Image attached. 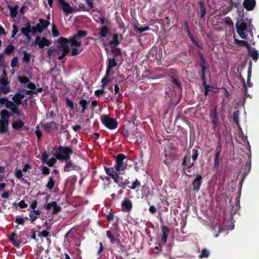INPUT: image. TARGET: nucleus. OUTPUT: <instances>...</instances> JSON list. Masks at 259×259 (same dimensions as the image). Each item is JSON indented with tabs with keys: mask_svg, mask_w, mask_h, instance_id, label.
Returning <instances> with one entry per match:
<instances>
[{
	"mask_svg": "<svg viewBox=\"0 0 259 259\" xmlns=\"http://www.w3.org/2000/svg\"><path fill=\"white\" fill-rule=\"evenodd\" d=\"M52 152L58 160L66 161L70 159L73 150L71 147L60 146L58 148H53Z\"/></svg>",
	"mask_w": 259,
	"mask_h": 259,
	"instance_id": "1",
	"label": "nucleus"
},
{
	"mask_svg": "<svg viewBox=\"0 0 259 259\" xmlns=\"http://www.w3.org/2000/svg\"><path fill=\"white\" fill-rule=\"evenodd\" d=\"M88 35V32L85 30H78L77 33L72 37L68 38V42L70 46L81 47V39L83 38Z\"/></svg>",
	"mask_w": 259,
	"mask_h": 259,
	"instance_id": "2",
	"label": "nucleus"
},
{
	"mask_svg": "<svg viewBox=\"0 0 259 259\" xmlns=\"http://www.w3.org/2000/svg\"><path fill=\"white\" fill-rule=\"evenodd\" d=\"M11 116L10 113L6 110L4 109L1 112L0 119V133H5L8 129L9 118Z\"/></svg>",
	"mask_w": 259,
	"mask_h": 259,
	"instance_id": "3",
	"label": "nucleus"
},
{
	"mask_svg": "<svg viewBox=\"0 0 259 259\" xmlns=\"http://www.w3.org/2000/svg\"><path fill=\"white\" fill-rule=\"evenodd\" d=\"M101 120L104 126L111 130L115 129L118 126V122L116 119L106 115H102Z\"/></svg>",
	"mask_w": 259,
	"mask_h": 259,
	"instance_id": "4",
	"label": "nucleus"
},
{
	"mask_svg": "<svg viewBox=\"0 0 259 259\" xmlns=\"http://www.w3.org/2000/svg\"><path fill=\"white\" fill-rule=\"evenodd\" d=\"M58 7L60 8L66 15L76 13L78 10L71 7L70 5L64 0H58Z\"/></svg>",
	"mask_w": 259,
	"mask_h": 259,
	"instance_id": "5",
	"label": "nucleus"
},
{
	"mask_svg": "<svg viewBox=\"0 0 259 259\" xmlns=\"http://www.w3.org/2000/svg\"><path fill=\"white\" fill-rule=\"evenodd\" d=\"M125 159H127V158L123 154L120 153L117 155L114 167L116 171H120L125 169V166L124 164V160Z\"/></svg>",
	"mask_w": 259,
	"mask_h": 259,
	"instance_id": "6",
	"label": "nucleus"
},
{
	"mask_svg": "<svg viewBox=\"0 0 259 259\" xmlns=\"http://www.w3.org/2000/svg\"><path fill=\"white\" fill-rule=\"evenodd\" d=\"M58 42L60 45L59 48L62 51V55L65 57L70 51V48L68 45V44H69L68 38L61 36L58 39Z\"/></svg>",
	"mask_w": 259,
	"mask_h": 259,
	"instance_id": "7",
	"label": "nucleus"
},
{
	"mask_svg": "<svg viewBox=\"0 0 259 259\" xmlns=\"http://www.w3.org/2000/svg\"><path fill=\"white\" fill-rule=\"evenodd\" d=\"M236 28L237 33L239 34L241 38L245 39L247 37V35L245 31L247 30V24L245 22H237L236 23Z\"/></svg>",
	"mask_w": 259,
	"mask_h": 259,
	"instance_id": "8",
	"label": "nucleus"
},
{
	"mask_svg": "<svg viewBox=\"0 0 259 259\" xmlns=\"http://www.w3.org/2000/svg\"><path fill=\"white\" fill-rule=\"evenodd\" d=\"M104 170L107 175L111 177L115 183H118L120 174L118 173V171H116L113 167H107L106 166H104Z\"/></svg>",
	"mask_w": 259,
	"mask_h": 259,
	"instance_id": "9",
	"label": "nucleus"
},
{
	"mask_svg": "<svg viewBox=\"0 0 259 259\" xmlns=\"http://www.w3.org/2000/svg\"><path fill=\"white\" fill-rule=\"evenodd\" d=\"M34 44L38 46L40 49L44 48L45 46H49L51 42L50 40L48 39L45 37L42 38L40 36L36 37Z\"/></svg>",
	"mask_w": 259,
	"mask_h": 259,
	"instance_id": "10",
	"label": "nucleus"
},
{
	"mask_svg": "<svg viewBox=\"0 0 259 259\" xmlns=\"http://www.w3.org/2000/svg\"><path fill=\"white\" fill-rule=\"evenodd\" d=\"M202 183V177L200 174L196 175L195 179L192 182L193 190L194 191L198 192L200 189Z\"/></svg>",
	"mask_w": 259,
	"mask_h": 259,
	"instance_id": "11",
	"label": "nucleus"
},
{
	"mask_svg": "<svg viewBox=\"0 0 259 259\" xmlns=\"http://www.w3.org/2000/svg\"><path fill=\"white\" fill-rule=\"evenodd\" d=\"M148 55L149 58L150 57L153 58V60L159 61L161 58L162 53L160 51L158 52L157 48H153L149 52Z\"/></svg>",
	"mask_w": 259,
	"mask_h": 259,
	"instance_id": "12",
	"label": "nucleus"
},
{
	"mask_svg": "<svg viewBox=\"0 0 259 259\" xmlns=\"http://www.w3.org/2000/svg\"><path fill=\"white\" fill-rule=\"evenodd\" d=\"M133 204L131 200L125 198L121 203L122 210L124 212H130L132 210Z\"/></svg>",
	"mask_w": 259,
	"mask_h": 259,
	"instance_id": "13",
	"label": "nucleus"
},
{
	"mask_svg": "<svg viewBox=\"0 0 259 259\" xmlns=\"http://www.w3.org/2000/svg\"><path fill=\"white\" fill-rule=\"evenodd\" d=\"M255 0H244L243 2V6L248 11L253 10L256 6Z\"/></svg>",
	"mask_w": 259,
	"mask_h": 259,
	"instance_id": "14",
	"label": "nucleus"
},
{
	"mask_svg": "<svg viewBox=\"0 0 259 259\" xmlns=\"http://www.w3.org/2000/svg\"><path fill=\"white\" fill-rule=\"evenodd\" d=\"M161 231L162 236L160 240L161 244H165L167 242V237L169 233V229L167 226H162Z\"/></svg>",
	"mask_w": 259,
	"mask_h": 259,
	"instance_id": "15",
	"label": "nucleus"
},
{
	"mask_svg": "<svg viewBox=\"0 0 259 259\" xmlns=\"http://www.w3.org/2000/svg\"><path fill=\"white\" fill-rule=\"evenodd\" d=\"M117 63L115 61V59L114 57L110 58L108 59V64L106 69V75L107 76H110V71L111 69L116 66Z\"/></svg>",
	"mask_w": 259,
	"mask_h": 259,
	"instance_id": "16",
	"label": "nucleus"
},
{
	"mask_svg": "<svg viewBox=\"0 0 259 259\" xmlns=\"http://www.w3.org/2000/svg\"><path fill=\"white\" fill-rule=\"evenodd\" d=\"M2 80L0 79V92L7 94L10 92L11 89L7 87L8 85L7 81L4 79Z\"/></svg>",
	"mask_w": 259,
	"mask_h": 259,
	"instance_id": "17",
	"label": "nucleus"
},
{
	"mask_svg": "<svg viewBox=\"0 0 259 259\" xmlns=\"http://www.w3.org/2000/svg\"><path fill=\"white\" fill-rule=\"evenodd\" d=\"M199 66L201 67V70L199 71L198 73L201 77L202 82H204V84H205V82H206V73L207 67L205 64L202 63H200Z\"/></svg>",
	"mask_w": 259,
	"mask_h": 259,
	"instance_id": "18",
	"label": "nucleus"
},
{
	"mask_svg": "<svg viewBox=\"0 0 259 259\" xmlns=\"http://www.w3.org/2000/svg\"><path fill=\"white\" fill-rule=\"evenodd\" d=\"M79 168L78 166L75 165L71 161H69L64 166L63 170L64 172H69L73 170H78Z\"/></svg>",
	"mask_w": 259,
	"mask_h": 259,
	"instance_id": "19",
	"label": "nucleus"
},
{
	"mask_svg": "<svg viewBox=\"0 0 259 259\" xmlns=\"http://www.w3.org/2000/svg\"><path fill=\"white\" fill-rule=\"evenodd\" d=\"M50 24V23L49 21L43 19H39V23L37 24V26L39 27V29H40L42 32L44 30H45L48 28Z\"/></svg>",
	"mask_w": 259,
	"mask_h": 259,
	"instance_id": "20",
	"label": "nucleus"
},
{
	"mask_svg": "<svg viewBox=\"0 0 259 259\" xmlns=\"http://www.w3.org/2000/svg\"><path fill=\"white\" fill-rule=\"evenodd\" d=\"M24 95L20 93H17L13 97V100L18 105L22 104V100L24 98Z\"/></svg>",
	"mask_w": 259,
	"mask_h": 259,
	"instance_id": "21",
	"label": "nucleus"
},
{
	"mask_svg": "<svg viewBox=\"0 0 259 259\" xmlns=\"http://www.w3.org/2000/svg\"><path fill=\"white\" fill-rule=\"evenodd\" d=\"M41 211L39 209H35L31 210L29 213V217L30 218V220L31 222L35 221L38 217L40 214Z\"/></svg>",
	"mask_w": 259,
	"mask_h": 259,
	"instance_id": "22",
	"label": "nucleus"
},
{
	"mask_svg": "<svg viewBox=\"0 0 259 259\" xmlns=\"http://www.w3.org/2000/svg\"><path fill=\"white\" fill-rule=\"evenodd\" d=\"M248 50L249 56L252 57L253 60L256 61L258 58V53L257 50H255L254 48H251L250 47L249 49Z\"/></svg>",
	"mask_w": 259,
	"mask_h": 259,
	"instance_id": "23",
	"label": "nucleus"
},
{
	"mask_svg": "<svg viewBox=\"0 0 259 259\" xmlns=\"http://www.w3.org/2000/svg\"><path fill=\"white\" fill-rule=\"evenodd\" d=\"M120 40L118 39V34L114 33L112 35V40L109 42V45H113L114 48H116L120 44Z\"/></svg>",
	"mask_w": 259,
	"mask_h": 259,
	"instance_id": "24",
	"label": "nucleus"
},
{
	"mask_svg": "<svg viewBox=\"0 0 259 259\" xmlns=\"http://www.w3.org/2000/svg\"><path fill=\"white\" fill-rule=\"evenodd\" d=\"M24 126V122L21 120H18L12 123V127L15 130H19Z\"/></svg>",
	"mask_w": 259,
	"mask_h": 259,
	"instance_id": "25",
	"label": "nucleus"
},
{
	"mask_svg": "<svg viewBox=\"0 0 259 259\" xmlns=\"http://www.w3.org/2000/svg\"><path fill=\"white\" fill-rule=\"evenodd\" d=\"M55 184V181L54 180V177H53L52 176H51L49 178V181H48V183L46 185V187L49 190H51L54 187Z\"/></svg>",
	"mask_w": 259,
	"mask_h": 259,
	"instance_id": "26",
	"label": "nucleus"
},
{
	"mask_svg": "<svg viewBox=\"0 0 259 259\" xmlns=\"http://www.w3.org/2000/svg\"><path fill=\"white\" fill-rule=\"evenodd\" d=\"M234 42L235 44L239 46H244L249 49L250 45L245 40H239L238 39H235Z\"/></svg>",
	"mask_w": 259,
	"mask_h": 259,
	"instance_id": "27",
	"label": "nucleus"
},
{
	"mask_svg": "<svg viewBox=\"0 0 259 259\" xmlns=\"http://www.w3.org/2000/svg\"><path fill=\"white\" fill-rule=\"evenodd\" d=\"M56 123L54 121H52L49 123H44L42 126L44 127L45 131L47 133H50L52 128V126L55 125Z\"/></svg>",
	"mask_w": 259,
	"mask_h": 259,
	"instance_id": "28",
	"label": "nucleus"
},
{
	"mask_svg": "<svg viewBox=\"0 0 259 259\" xmlns=\"http://www.w3.org/2000/svg\"><path fill=\"white\" fill-rule=\"evenodd\" d=\"M108 32V27L106 25L103 26L100 29L99 35L102 37H105L107 36Z\"/></svg>",
	"mask_w": 259,
	"mask_h": 259,
	"instance_id": "29",
	"label": "nucleus"
},
{
	"mask_svg": "<svg viewBox=\"0 0 259 259\" xmlns=\"http://www.w3.org/2000/svg\"><path fill=\"white\" fill-rule=\"evenodd\" d=\"M79 104L82 107L81 113L83 114L85 112V111L87 109L88 104V101L85 99H81L79 101Z\"/></svg>",
	"mask_w": 259,
	"mask_h": 259,
	"instance_id": "30",
	"label": "nucleus"
},
{
	"mask_svg": "<svg viewBox=\"0 0 259 259\" xmlns=\"http://www.w3.org/2000/svg\"><path fill=\"white\" fill-rule=\"evenodd\" d=\"M23 62L28 64L30 61L31 53H28L26 51H23Z\"/></svg>",
	"mask_w": 259,
	"mask_h": 259,
	"instance_id": "31",
	"label": "nucleus"
},
{
	"mask_svg": "<svg viewBox=\"0 0 259 259\" xmlns=\"http://www.w3.org/2000/svg\"><path fill=\"white\" fill-rule=\"evenodd\" d=\"M73 48L71 52H70V55L71 56H75L79 55L82 51V49H79L78 48L80 47L72 46Z\"/></svg>",
	"mask_w": 259,
	"mask_h": 259,
	"instance_id": "32",
	"label": "nucleus"
},
{
	"mask_svg": "<svg viewBox=\"0 0 259 259\" xmlns=\"http://www.w3.org/2000/svg\"><path fill=\"white\" fill-rule=\"evenodd\" d=\"M139 24H135L134 25V30L139 33H142L146 31H148L150 30V27L149 26H145L142 28H139L138 27Z\"/></svg>",
	"mask_w": 259,
	"mask_h": 259,
	"instance_id": "33",
	"label": "nucleus"
},
{
	"mask_svg": "<svg viewBox=\"0 0 259 259\" xmlns=\"http://www.w3.org/2000/svg\"><path fill=\"white\" fill-rule=\"evenodd\" d=\"M9 9L10 10L11 15L12 17H15L18 14V6H15L14 7L12 6H9Z\"/></svg>",
	"mask_w": 259,
	"mask_h": 259,
	"instance_id": "34",
	"label": "nucleus"
},
{
	"mask_svg": "<svg viewBox=\"0 0 259 259\" xmlns=\"http://www.w3.org/2000/svg\"><path fill=\"white\" fill-rule=\"evenodd\" d=\"M199 4L200 6L201 17V18H203L206 14V9L203 2L200 1L199 3Z\"/></svg>",
	"mask_w": 259,
	"mask_h": 259,
	"instance_id": "35",
	"label": "nucleus"
},
{
	"mask_svg": "<svg viewBox=\"0 0 259 259\" xmlns=\"http://www.w3.org/2000/svg\"><path fill=\"white\" fill-rule=\"evenodd\" d=\"M66 105L70 108L71 110H73L75 109L74 103L69 98H66Z\"/></svg>",
	"mask_w": 259,
	"mask_h": 259,
	"instance_id": "36",
	"label": "nucleus"
},
{
	"mask_svg": "<svg viewBox=\"0 0 259 259\" xmlns=\"http://www.w3.org/2000/svg\"><path fill=\"white\" fill-rule=\"evenodd\" d=\"M202 85L204 88V94L205 96H207L209 94V92L210 91H212L210 88H212V87L210 86L207 84L206 82H205V84H204V82H202Z\"/></svg>",
	"mask_w": 259,
	"mask_h": 259,
	"instance_id": "37",
	"label": "nucleus"
},
{
	"mask_svg": "<svg viewBox=\"0 0 259 259\" xmlns=\"http://www.w3.org/2000/svg\"><path fill=\"white\" fill-rule=\"evenodd\" d=\"M209 255V251L207 249L204 248L202 250L201 253L199 255V257L200 258H202L203 257H208Z\"/></svg>",
	"mask_w": 259,
	"mask_h": 259,
	"instance_id": "38",
	"label": "nucleus"
},
{
	"mask_svg": "<svg viewBox=\"0 0 259 259\" xmlns=\"http://www.w3.org/2000/svg\"><path fill=\"white\" fill-rule=\"evenodd\" d=\"M15 47L12 45H10L7 47L4 52L7 55H10L15 50Z\"/></svg>",
	"mask_w": 259,
	"mask_h": 259,
	"instance_id": "39",
	"label": "nucleus"
},
{
	"mask_svg": "<svg viewBox=\"0 0 259 259\" xmlns=\"http://www.w3.org/2000/svg\"><path fill=\"white\" fill-rule=\"evenodd\" d=\"M53 211L52 213L53 214H57L61 210V207L58 206L56 201H53Z\"/></svg>",
	"mask_w": 259,
	"mask_h": 259,
	"instance_id": "40",
	"label": "nucleus"
},
{
	"mask_svg": "<svg viewBox=\"0 0 259 259\" xmlns=\"http://www.w3.org/2000/svg\"><path fill=\"white\" fill-rule=\"evenodd\" d=\"M21 32L22 33V34L26 37V38L28 39V40H30L31 38V36L30 35V31H28L27 29H26V28L25 27H22L21 28Z\"/></svg>",
	"mask_w": 259,
	"mask_h": 259,
	"instance_id": "41",
	"label": "nucleus"
},
{
	"mask_svg": "<svg viewBox=\"0 0 259 259\" xmlns=\"http://www.w3.org/2000/svg\"><path fill=\"white\" fill-rule=\"evenodd\" d=\"M9 241L15 246L19 247L21 243L20 241L16 240L14 237H12L10 235L9 236Z\"/></svg>",
	"mask_w": 259,
	"mask_h": 259,
	"instance_id": "42",
	"label": "nucleus"
},
{
	"mask_svg": "<svg viewBox=\"0 0 259 259\" xmlns=\"http://www.w3.org/2000/svg\"><path fill=\"white\" fill-rule=\"evenodd\" d=\"M239 110H236L233 112V120H234V122L237 124H239Z\"/></svg>",
	"mask_w": 259,
	"mask_h": 259,
	"instance_id": "43",
	"label": "nucleus"
},
{
	"mask_svg": "<svg viewBox=\"0 0 259 259\" xmlns=\"http://www.w3.org/2000/svg\"><path fill=\"white\" fill-rule=\"evenodd\" d=\"M140 185V182L138 179H136L135 181L132 183V185L129 186V188L131 189L135 190L136 188L139 187Z\"/></svg>",
	"mask_w": 259,
	"mask_h": 259,
	"instance_id": "44",
	"label": "nucleus"
},
{
	"mask_svg": "<svg viewBox=\"0 0 259 259\" xmlns=\"http://www.w3.org/2000/svg\"><path fill=\"white\" fill-rule=\"evenodd\" d=\"M18 80L22 83H28L29 82V79L26 76H21L18 77Z\"/></svg>",
	"mask_w": 259,
	"mask_h": 259,
	"instance_id": "45",
	"label": "nucleus"
},
{
	"mask_svg": "<svg viewBox=\"0 0 259 259\" xmlns=\"http://www.w3.org/2000/svg\"><path fill=\"white\" fill-rule=\"evenodd\" d=\"M192 158L194 161H195L197 160L198 155H199V152L197 149H193L192 150Z\"/></svg>",
	"mask_w": 259,
	"mask_h": 259,
	"instance_id": "46",
	"label": "nucleus"
},
{
	"mask_svg": "<svg viewBox=\"0 0 259 259\" xmlns=\"http://www.w3.org/2000/svg\"><path fill=\"white\" fill-rule=\"evenodd\" d=\"M75 9L78 10L77 11V12H79L80 11H89V10L85 7V5L82 3H80L78 5V8H75Z\"/></svg>",
	"mask_w": 259,
	"mask_h": 259,
	"instance_id": "47",
	"label": "nucleus"
},
{
	"mask_svg": "<svg viewBox=\"0 0 259 259\" xmlns=\"http://www.w3.org/2000/svg\"><path fill=\"white\" fill-rule=\"evenodd\" d=\"M57 158L52 157L49 160H48L46 163L49 167H52L57 162Z\"/></svg>",
	"mask_w": 259,
	"mask_h": 259,
	"instance_id": "48",
	"label": "nucleus"
},
{
	"mask_svg": "<svg viewBox=\"0 0 259 259\" xmlns=\"http://www.w3.org/2000/svg\"><path fill=\"white\" fill-rule=\"evenodd\" d=\"M18 63V58L17 57H15L13 58L11 63V66L12 68H14L17 66Z\"/></svg>",
	"mask_w": 259,
	"mask_h": 259,
	"instance_id": "49",
	"label": "nucleus"
},
{
	"mask_svg": "<svg viewBox=\"0 0 259 259\" xmlns=\"http://www.w3.org/2000/svg\"><path fill=\"white\" fill-rule=\"evenodd\" d=\"M172 83L177 86L178 88L182 89L181 83L177 78L172 77Z\"/></svg>",
	"mask_w": 259,
	"mask_h": 259,
	"instance_id": "50",
	"label": "nucleus"
},
{
	"mask_svg": "<svg viewBox=\"0 0 259 259\" xmlns=\"http://www.w3.org/2000/svg\"><path fill=\"white\" fill-rule=\"evenodd\" d=\"M97 23H100L101 24H108L109 22L106 20L104 17H99L98 20H96Z\"/></svg>",
	"mask_w": 259,
	"mask_h": 259,
	"instance_id": "51",
	"label": "nucleus"
},
{
	"mask_svg": "<svg viewBox=\"0 0 259 259\" xmlns=\"http://www.w3.org/2000/svg\"><path fill=\"white\" fill-rule=\"evenodd\" d=\"M50 233L48 231L44 230L40 232V233L39 234V236L40 237H44L47 238V240L49 241L50 242H51L50 239L48 238V237L49 236Z\"/></svg>",
	"mask_w": 259,
	"mask_h": 259,
	"instance_id": "52",
	"label": "nucleus"
},
{
	"mask_svg": "<svg viewBox=\"0 0 259 259\" xmlns=\"http://www.w3.org/2000/svg\"><path fill=\"white\" fill-rule=\"evenodd\" d=\"M212 121H218V115L217 109H214L212 112Z\"/></svg>",
	"mask_w": 259,
	"mask_h": 259,
	"instance_id": "53",
	"label": "nucleus"
},
{
	"mask_svg": "<svg viewBox=\"0 0 259 259\" xmlns=\"http://www.w3.org/2000/svg\"><path fill=\"white\" fill-rule=\"evenodd\" d=\"M16 104L15 102L8 100L6 105V108L12 110V109H13L16 106Z\"/></svg>",
	"mask_w": 259,
	"mask_h": 259,
	"instance_id": "54",
	"label": "nucleus"
},
{
	"mask_svg": "<svg viewBox=\"0 0 259 259\" xmlns=\"http://www.w3.org/2000/svg\"><path fill=\"white\" fill-rule=\"evenodd\" d=\"M52 33L53 36L55 37L58 36L60 34L59 31L54 24H53Z\"/></svg>",
	"mask_w": 259,
	"mask_h": 259,
	"instance_id": "55",
	"label": "nucleus"
},
{
	"mask_svg": "<svg viewBox=\"0 0 259 259\" xmlns=\"http://www.w3.org/2000/svg\"><path fill=\"white\" fill-rule=\"evenodd\" d=\"M12 111V112L13 114H16L19 116H21L22 115L21 113L20 112L18 109V105H16V106L11 110Z\"/></svg>",
	"mask_w": 259,
	"mask_h": 259,
	"instance_id": "56",
	"label": "nucleus"
},
{
	"mask_svg": "<svg viewBox=\"0 0 259 259\" xmlns=\"http://www.w3.org/2000/svg\"><path fill=\"white\" fill-rule=\"evenodd\" d=\"M0 79H2V80H3V79L6 80L7 81L8 84L10 83V81L8 80V76H7V73L6 70H3V73L2 74L1 77H0Z\"/></svg>",
	"mask_w": 259,
	"mask_h": 259,
	"instance_id": "57",
	"label": "nucleus"
},
{
	"mask_svg": "<svg viewBox=\"0 0 259 259\" xmlns=\"http://www.w3.org/2000/svg\"><path fill=\"white\" fill-rule=\"evenodd\" d=\"M113 231H114V233H117L119 231V226H118V222L117 221L112 225V228Z\"/></svg>",
	"mask_w": 259,
	"mask_h": 259,
	"instance_id": "58",
	"label": "nucleus"
},
{
	"mask_svg": "<svg viewBox=\"0 0 259 259\" xmlns=\"http://www.w3.org/2000/svg\"><path fill=\"white\" fill-rule=\"evenodd\" d=\"M116 245L120 248V249H121V250L122 251L125 252L126 251L125 246L123 244H121L120 239H118L117 240V242L116 243Z\"/></svg>",
	"mask_w": 259,
	"mask_h": 259,
	"instance_id": "59",
	"label": "nucleus"
},
{
	"mask_svg": "<svg viewBox=\"0 0 259 259\" xmlns=\"http://www.w3.org/2000/svg\"><path fill=\"white\" fill-rule=\"evenodd\" d=\"M41 171L42 174L48 175L50 173V169L47 166H44L41 168Z\"/></svg>",
	"mask_w": 259,
	"mask_h": 259,
	"instance_id": "60",
	"label": "nucleus"
},
{
	"mask_svg": "<svg viewBox=\"0 0 259 259\" xmlns=\"http://www.w3.org/2000/svg\"><path fill=\"white\" fill-rule=\"evenodd\" d=\"M48 157H49V155H48V153L47 152H44L42 154L41 160L42 161V162L46 163L48 161Z\"/></svg>",
	"mask_w": 259,
	"mask_h": 259,
	"instance_id": "61",
	"label": "nucleus"
},
{
	"mask_svg": "<svg viewBox=\"0 0 259 259\" xmlns=\"http://www.w3.org/2000/svg\"><path fill=\"white\" fill-rule=\"evenodd\" d=\"M31 32L32 33H36L37 32L41 33V31L39 29V28L37 26V24L36 26L31 27Z\"/></svg>",
	"mask_w": 259,
	"mask_h": 259,
	"instance_id": "62",
	"label": "nucleus"
},
{
	"mask_svg": "<svg viewBox=\"0 0 259 259\" xmlns=\"http://www.w3.org/2000/svg\"><path fill=\"white\" fill-rule=\"evenodd\" d=\"M15 176L18 179L20 180L22 179V177L23 176V174L22 173V170L20 169L16 170Z\"/></svg>",
	"mask_w": 259,
	"mask_h": 259,
	"instance_id": "63",
	"label": "nucleus"
},
{
	"mask_svg": "<svg viewBox=\"0 0 259 259\" xmlns=\"http://www.w3.org/2000/svg\"><path fill=\"white\" fill-rule=\"evenodd\" d=\"M18 204L21 208H25L28 206L27 204L23 200H21Z\"/></svg>",
	"mask_w": 259,
	"mask_h": 259,
	"instance_id": "64",
	"label": "nucleus"
}]
</instances>
